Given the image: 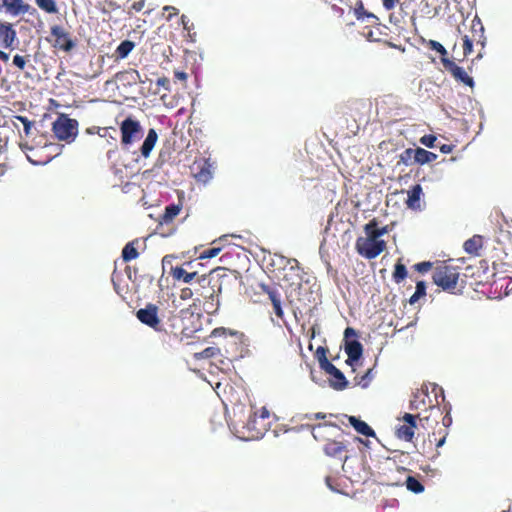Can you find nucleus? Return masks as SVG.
I'll use <instances>...</instances> for the list:
<instances>
[{
    "instance_id": "f257e3e1",
    "label": "nucleus",
    "mask_w": 512,
    "mask_h": 512,
    "mask_svg": "<svg viewBox=\"0 0 512 512\" xmlns=\"http://www.w3.org/2000/svg\"><path fill=\"white\" fill-rule=\"evenodd\" d=\"M78 121L66 114H60L52 124L55 137L68 144L75 141L78 135Z\"/></svg>"
},
{
    "instance_id": "f03ea898",
    "label": "nucleus",
    "mask_w": 512,
    "mask_h": 512,
    "mask_svg": "<svg viewBox=\"0 0 512 512\" xmlns=\"http://www.w3.org/2000/svg\"><path fill=\"white\" fill-rule=\"evenodd\" d=\"M120 132L121 144L125 149L139 141L144 135L140 122L132 117H127L121 122Z\"/></svg>"
},
{
    "instance_id": "7ed1b4c3",
    "label": "nucleus",
    "mask_w": 512,
    "mask_h": 512,
    "mask_svg": "<svg viewBox=\"0 0 512 512\" xmlns=\"http://www.w3.org/2000/svg\"><path fill=\"white\" fill-rule=\"evenodd\" d=\"M459 273L453 266H438L432 275L434 284L443 290H451L456 287Z\"/></svg>"
},
{
    "instance_id": "20e7f679",
    "label": "nucleus",
    "mask_w": 512,
    "mask_h": 512,
    "mask_svg": "<svg viewBox=\"0 0 512 512\" xmlns=\"http://www.w3.org/2000/svg\"><path fill=\"white\" fill-rule=\"evenodd\" d=\"M386 247V243L382 239H374L371 237H359L356 240V249L357 252L365 257L366 259H374Z\"/></svg>"
},
{
    "instance_id": "39448f33",
    "label": "nucleus",
    "mask_w": 512,
    "mask_h": 512,
    "mask_svg": "<svg viewBox=\"0 0 512 512\" xmlns=\"http://www.w3.org/2000/svg\"><path fill=\"white\" fill-rule=\"evenodd\" d=\"M137 319L144 325L153 328L155 331H161L160 319L158 317V307L154 304H147L136 312Z\"/></svg>"
},
{
    "instance_id": "423d86ee",
    "label": "nucleus",
    "mask_w": 512,
    "mask_h": 512,
    "mask_svg": "<svg viewBox=\"0 0 512 512\" xmlns=\"http://www.w3.org/2000/svg\"><path fill=\"white\" fill-rule=\"evenodd\" d=\"M441 62L445 69L448 70L457 81L469 87H474L475 83L473 78L470 77L462 67L456 65L448 58H441Z\"/></svg>"
},
{
    "instance_id": "0eeeda50",
    "label": "nucleus",
    "mask_w": 512,
    "mask_h": 512,
    "mask_svg": "<svg viewBox=\"0 0 512 512\" xmlns=\"http://www.w3.org/2000/svg\"><path fill=\"white\" fill-rule=\"evenodd\" d=\"M345 353L348 356L346 360L347 365L354 367L363 355V346L356 339L347 340L345 342Z\"/></svg>"
},
{
    "instance_id": "6e6552de",
    "label": "nucleus",
    "mask_w": 512,
    "mask_h": 512,
    "mask_svg": "<svg viewBox=\"0 0 512 512\" xmlns=\"http://www.w3.org/2000/svg\"><path fill=\"white\" fill-rule=\"evenodd\" d=\"M346 451V446L343 442L340 441H329L324 446V453L329 457H334L338 459H343L344 461H347L348 456L343 455V453Z\"/></svg>"
},
{
    "instance_id": "1a4fd4ad",
    "label": "nucleus",
    "mask_w": 512,
    "mask_h": 512,
    "mask_svg": "<svg viewBox=\"0 0 512 512\" xmlns=\"http://www.w3.org/2000/svg\"><path fill=\"white\" fill-rule=\"evenodd\" d=\"M347 418L349 424L355 429V431L366 437H376L375 431L363 420L356 416L344 415Z\"/></svg>"
},
{
    "instance_id": "9d476101",
    "label": "nucleus",
    "mask_w": 512,
    "mask_h": 512,
    "mask_svg": "<svg viewBox=\"0 0 512 512\" xmlns=\"http://www.w3.org/2000/svg\"><path fill=\"white\" fill-rule=\"evenodd\" d=\"M16 40V31L7 22H0V42L5 48H11Z\"/></svg>"
},
{
    "instance_id": "9b49d317",
    "label": "nucleus",
    "mask_w": 512,
    "mask_h": 512,
    "mask_svg": "<svg viewBox=\"0 0 512 512\" xmlns=\"http://www.w3.org/2000/svg\"><path fill=\"white\" fill-rule=\"evenodd\" d=\"M158 140V134L155 129H149L144 142L140 147V153L144 158H148Z\"/></svg>"
},
{
    "instance_id": "f8f14e48",
    "label": "nucleus",
    "mask_w": 512,
    "mask_h": 512,
    "mask_svg": "<svg viewBox=\"0 0 512 512\" xmlns=\"http://www.w3.org/2000/svg\"><path fill=\"white\" fill-rule=\"evenodd\" d=\"M2 3L7 12L12 15L24 14L30 8V6L25 4L23 0H3Z\"/></svg>"
},
{
    "instance_id": "ddd939ff",
    "label": "nucleus",
    "mask_w": 512,
    "mask_h": 512,
    "mask_svg": "<svg viewBox=\"0 0 512 512\" xmlns=\"http://www.w3.org/2000/svg\"><path fill=\"white\" fill-rule=\"evenodd\" d=\"M116 79L123 85H135L140 80V73L137 70L130 69L116 74Z\"/></svg>"
},
{
    "instance_id": "4468645a",
    "label": "nucleus",
    "mask_w": 512,
    "mask_h": 512,
    "mask_svg": "<svg viewBox=\"0 0 512 512\" xmlns=\"http://www.w3.org/2000/svg\"><path fill=\"white\" fill-rule=\"evenodd\" d=\"M422 194V187L420 184L414 185L408 192L407 206L411 209L420 208V197Z\"/></svg>"
},
{
    "instance_id": "2eb2a0df",
    "label": "nucleus",
    "mask_w": 512,
    "mask_h": 512,
    "mask_svg": "<svg viewBox=\"0 0 512 512\" xmlns=\"http://www.w3.org/2000/svg\"><path fill=\"white\" fill-rule=\"evenodd\" d=\"M330 386L337 391H342L347 388L349 382L346 379L345 375L340 369H337L336 373L331 375V379L329 380Z\"/></svg>"
},
{
    "instance_id": "dca6fc26",
    "label": "nucleus",
    "mask_w": 512,
    "mask_h": 512,
    "mask_svg": "<svg viewBox=\"0 0 512 512\" xmlns=\"http://www.w3.org/2000/svg\"><path fill=\"white\" fill-rule=\"evenodd\" d=\"M482 247V237L475 235L464 242L463 248L466 253L478 255L479 249Z\"/></svg>"
},
{
    "instance_id": "f3484780",
    "label": "nucleus",
    "mask_w": 512,
    "mask_h": 512,
    "mask_svg": "<svg viewBox=\"0 0 512 512\" xmlns=\"http://www.w3.org/2000/svg\"><path fill=\"white\" fill-rule=\"evenodd\" d=\"M212 177L213 173L211 170V164L209 163L208 160H205L203 165L200 167V170L197 173H195V179L198 182L206 184L212 179Z\"/></svg>"
},
{
    "instance_id": "a211bd4d",
    "label": "nucleus",
    "mask_w": 512,
    "mask_h": 512,
    "mask_svg": "<svg viewBox=\"0 0 512 512\" xmlns=\"http://www.w3.org/2000/svg\"><path fill=\"white\" fill-rule=\"evenodd\" d=\"M437 159V155L423 148L417 147L415 154V163L424 165Z\"/></svg>"
},
{
    "instance_id": "6ab92c4d",
    "label": "nucleus",
    "mask_w": 512,
    "mask_h": 512,
    "mask_svg": "<svg viewBox=\"0 0 512 512\" xmlns=\"http://www.w3.org/2000/svg\"><path fill=\"white\" fill-rule=\"evenodd\" d=\"M196 275V272H187L182 267L177 266L175 268H172V276L176 280H182L184 283H190L195 278Z\"/></svg>"
},
{
    "instance_id": "aec40b11",
    "label": "nucleus",
    "mask_w": 512,
    "mask_h": 512,
    "mask_svg": "<svg viewBox=\"0 0 512 512\" xmlns=\"http://www.w3.org/2000/svg\"><path fill=\"white\" fill-rule=\"evenodd\" d=\"M181 210V207L180 205H177V204H170L168 206H166L165 208V212L162 216V220H161V223H169L171 222L180 212Z\"/></svg>"
},
{
    "instance_id": "412c9836",
    "label": "nucleus",
    "mask_w": 512,
    "mask_h": 512,
    "mask_svg": "<svg viewBox=\"0 0 512 512\" xmlns=\"http://www.w3.org/2000/svg\"><path fill=\"white\" fill-rule=\"evenodd\" d=\"M134 241L127 243L122 250V259L125 262L136 259L139 256L137 249L134 246Z\"/></svg>"
},
{
    "instance_id": "4be33fe9",
    "label": "nucleus",
    "mask_w": 512,
    "mask_h": 512,
    "mask_svg": "<svg viewBox=\"0 0 512 512\" xmlns=\"http://www.w3.org/2000/svg\"><path fill=\"white\" fill-rule=\"evenodd\" d=\"M134 46V43L130 40L122 41L116 49L117 56L121 59L126 58L133 50Z\"/></svg>"
},
{
    "instance_id": "5701e85b",
    "label": "nucleus",
    "mask_w": 512,
    "mask_h": 512,
    "mask_svg": "<svg viewBox=\"0 0 512 512\" xmlns=\"http://www.w3.org/2000/svg\"><path fill=\"white\" fill-rule=\"evenodd\" d=\"M397 438L411 441L414 437V429L411 426L401 425L395 432Z\"/></svg>"
},
{
    "instance_id": "b1692460",
    "label": "nucleus",
    "mask_w": 512,
    "mask_h": 512,
    "mask_svg": "<svg viewBox=\"0 0 512 512\" xmlns=\"http://www.w3.org/2000/svg\"><path fill=\"white\" fill-rule=\"evenodd\" d=\"M425 295H426V283L424 281H418L416 283L415 292L409 299V303L411 305H413L416 302H418L419 299L424 297Z\"/></svg>"
},
{
    "instance_id": "393cba45",
    "label": "nucleus",
    "mask_w": 512,
    "mask_h": 512,
    "mask_svg": "<svg viewBox=\"0 0 512 512\" xmlns=\"http://www.w3.org/2000/svg\"><path fill=\"white\" fill-rule=\"evenodd\" d=\"M405 484L406 488L413 493L418 494L424 491L423 484L413 476H408Z\"/></svg>"
},
{
    "instance_id": "a878e982",
    "label": "nucleus",
    "mask_w": 512,
    "mask_h": 512,
    "mask_svg": "<svg viewBox=\"0 0 512 512\" xmlns=\"http://www.w3.org/2000/svg\"><path fill=\"white\" fill-rule=\"evenodd\" d=\"M75 45V41L70 36L62 38V40H55L53 44L54 47L59 48L65 52H70L75 47Z\"/></svg>"
},
{
    "instance_id": "bb28decb",
    "label": "nucleus",
    "mask_w": 512,
    "mask_h": 512,
    "mask_svg": "<svg viewBox=\"0 0 512 512\" xmlns=\"http://www.w3.org/2000/svg\"><path fill=\"white\" fill-rule=\"evenodd\" d=\"M416 149L407 148L400 154L399 163L409 166L415 163Z\"/></svg>"
},
{
    "instance_id": "cd10ccee",
    "label": "nucleus",
    "mask_w": 512,
    "mask_h": 512,
    "mask_svg": "<svg viewBox=\"0 0 512 512\" xmlns=\"http://www.w3.org/2000/svg\"><path fill=\"white\" fill-rule=\"evenodd\" d=\"M37 6L47 13L55 14L58 12L56 3L54 0H35Z\"/></svg>"
},
{
    "instance_id": "c85d7f7f",
    "label": "nucleus",
    "mask_w": 512,
    "mask_h": 512,
    "mask_svg": "<svg viewBox=\"0 0 512 512\" xmlns=\"http://www.w3.org/2000/svg\"><path fill=\"white\" fill-rule=\"evenodd\" d=\"M364 231L366 234L365 237H371L374 239L380 238L379 235H376V234H378V221L376 219H373V220L369 221L368 223H366L364 226Z\"/></svg>"
},
{
    "instance_id": "c756f323",
    "label": "nucleus",
    "mask_w": 512,
    "mask_h": 512,
    "mask_svg": "<svg viewBox=\"0 0 512 512\" xmlns=\"http://www.w3.org/2000/svg\"><path fill=\"white\" fill-rule=\"evenodd\" d=\"M407 277V269L404 264L398 262L395 265L393 279L396 283H400Z\"/></svg>"
},
{
    "instance_id": "7c9ffc66",
    "label": "nucleus",
    "mask_w": 512,
    "mask_h": 512,
    "mask_svg": "<svg viewBox=\"0 0 512 512\" xmlns=\"http://www.w3.org/2000/svg\"><path fill=\"white\" fill-rule=\"evenodd\" d=\"M426 46L429 49L434 50L437 53H439L442 56V58H446L447 50L440 42H438L436 40H428V41H426Z\"/></svg>"
},
{
    "instance_id": "2f4dec72",
    "label": "nucleus",
    "mask_w": 512,
    "mask_h": 512,
    "mask_svg": "<svg viewBox=\"0 0 512 512\" xmlns=\"http://www.w3.org/2000/svg\"><path fill=\"white\" fill-rule=\"evenodd\" d=\"M472 28L475 31V33L479 32V42H481L482 46L485 45V36H484V26L482 25L480 19L478 17H475V19L472 21Z\"/></svg>"
},
{
    "instance_id": "473e14b6",
    "label": "nucleus",
    "mask_w": 512,
    "mask_h": 512,
    "mask_svg": "<svg viewBox=\"0 0 512 512\" xmlns=\"http://www.w3.org/2000/svg\"><path fill=\"white\" fill-rule=\"evenodd\" d=\"M373 378V369H368L366 373L359 378L356 384L361 386L362 388H367L370 385V382L372 381Z\"/></svg>"
},
{
    "instance_id": "72a5a7b5",
    "label": "nucleus",
    "mask_w": 512,
    "mask_h": 512,
    "mask_svg": "<svg viewBox=\"0 0 512 512\" xmlns=\"http://www.w3.org/2000/svg\"><path fill=\"white\" fill-rule=\"evenodd\" d=\"M51 35L55 37V40H62V38L69 36V34L58 25L51 27Z\"/></svg>"
},
{
    "instance_id": "f704fd0d",
    "label": "nucleus",
    "mask_w": 512,
    "mask_h": 512,
    "mask_svg": "<svg viewBox=\"0 0 512 512\" xmlns=\"http://www.w3.org/2000/svg\"><path fill=\"white\" fill-rule=\"evenodd\" d=\"M436 139L435 135L427 134L420 138V143L428 148H434Z\"/></svg>"
},
{
    "instance_id": "c9c22d12",
    "label": "nucleus",
    "mask_w": 512,
    "mask_h": 512,
    "mask_svg": "<svg viewBox=\"0 0 512 512\" xmlns=\"http://www.w3.org/2000/svg\"><path fill=\"white\" fill-rule=\"evenodd\" d=\"M220 251H221L220 247H213V248L207 249L204 252H202L199 258L200 259H211V258L216 257L220 253Z\"/></svg>"
},
{
    "instance_id": "e433bc0d",
    "label": "nucleus",
    "mask_w": 512,
    "mask_h": 512,
    "mask_svg": "<svg viewBox=\"0 0 512 512\" xmlns=\"http://www.w3.org/2000/svg\"><path fill=\"white\" fill-rule=\"evenodd\" d=\"M327 348L323 347V346H319L317 349H316V352H315V357L317 358L318 362H319V366L321 364H323L325 362V360H328L327 356Z\"/></svg>"
},
{
    "instance_id": "4c0bfd02",
    "label": "nucleus",
    "mask_w": 512,
    "mask_h": 512,
    "mask_svg": "<svg viewBox=\"0 0 512 512\" xmlns=\"http://www.w3.org/2000/svg\"><path fill=\"white\" fill-rule=\"evenodd\" d=\"M16 119L20 121L24 126V132L28 136L31 133L32 122L25 116H16Z\"/></svg>"
},
{
    "instance_id": "58836bf2",
    "label": "nucleus",
    "mask_w": 512,
    "mask_h": 512,
    "mask_svg": "<svg viewBox=\"0 0 512 512\" xmlns=\"http://www.w3.org/2000/svg\"><path fill=\"white\" fill-rule=\"evenodd\" d=\"M320 368L325 371L330 376L337 371V367L333 365L329 360H325L323 364L320 365Z\"/></svg>"
},
{
    "instance_id": "ea45409f",
    "label": "nucleus",
    "mask_w": 512,
    "mask_h": 512,
    "mask_svg": "<svg viewBox=\"0 0 512 512\" xmlns=\"http://www.w3.org/2000/svg\"><path fill=\"white\" fill-rule=\"evenodd\" d=\"M463 49H464V56H468L473 51L472 40L467 35H465L463 38Z\"/></svg>"
},
{
    "instance_id": "a19ab883",
    "label": "nucleus",
    "mask_w": 512,
    "mask_h": 512,
    "mask_svg": "<svg viewBox=\"0 0 512 512\" xmlns=\"http://www.w3.org/2000/svg\"><path fill=\"white\" fill-rule=\"evenodd\" d=\"M367 11L364 9V5L361 1L356 4L354 9L355 16L358 20H364V15Z\"/></svg>"
},
{
    "instance_id": "79ce46f5",
    "label": "nucleus",
    "mask_w": 512,
    "mask_h": 512,
    "mask_svg": "<svg viewBox=\"0 0 512 512\" xmlns=\"http://www.w3.org/2000/svg\"><path fill=\"white\" fill-rule=\"evenodd\" d=\"M416 416L410 413H405L403 415V421L407 423L406 426H411L413 429L416 427Z\"/></svg>"
},
{
    "instance_id": "37998d69",
    "label": "nucleus",
    "mask_w": 512,
    "mask_h": 512,
    "mask_svg": "<svg viewBox=\"0 0 512 512\" xmlns=\"http://www.w3.org/2000/svg\"><path fill=\"white\" fill-rule=\"evenodd\" d=\"M13 64L19 68V69H24L25 68V65H26V61H25V58L21 55H15L13 57Z\"/></svg>"
},
{
    "instance_id": "c03bdc74",
    "label": "nucleus",
    "mask_w": 512,
    "mask_h": 512,
    "mask_svg": "<svg viewBox=\"0 0 512 512\" xmlns=\"http://www.w3.org/2000/svg\"><path fill=\"white\" fill-rule=\"evenodd\" d=\"M88 134H95L98 133L101 137L106 136L107 128H99L96 126L90 127L86 130Z\"/></svg>"
},
{
    "instance_id": "a18cd8bd",
    "label": "nucleus",
    "mask_w": 512,
    "mask_h": 512,
    "mask_svg": "<svg viewBox=\"0 0 512 512\" xmlns=\"http://www.w3.org/2000/svg\"><path fill=\"white\" fill-rule=\"evenodd\" d=\"M267 293L269 295V298L272 302V304L276 303V301H281L280 294L276 289H268Z\"/></svg>"
},
{
    "instance_id": "49530a36",
    "label": "nucleus",
    "mask_w": 512,
    "mask_h": 512,
    "mask_svg": "<svg viewBox=\"0 0 512 512\" xmlns=\"http://www.w3.org/2000/svg\"><path fill=\"white\" fill-rule=\"evenodd\" d=\"M415 268L418 272L424 273L427 272L431 268L430 262H420L415 265Z\"/></svg>"
},
{
    "instance_id": "de8ad7c7",
    "label": "nucleus",
    "mask_w": 512,
    "mask_h": 512,
    "mask_svg": "<svg viewBox=\"0 0 512 512\" xmlns=\"http://www.w3.org/2000/svg\"><path fill=\"white\" fill-rule=\"evenodd\" d=\"M449 409H451V407H449ZM442 424H443V426L445 428L444 430H446L448 427L451 426V424H452V417L450 415V410H448L446 415L443 417Z\"/></svg>"
},
{
    "instance_id": "09e8293b",
    "label": "nucleus",
    "mask_w": 512,
    "mask_h": 512,
    "mask_svg": "<svg viewBox=\"0 0 512 512\" xmlns=\"http://www.w3.org/2000/svg\"><path fill=\"white\" fill-rule=\"evenodd\" d=\"M272 305H273L274 313L276 314V316L282 318L284 315V312L282 309L281 301H276V303H274Z\"/></svg>"
},
{
    "instance_id": "8fccbe9b",
    "label": "nucleus",
    "mask_w": 512,
    "mask_h": 512,
    "mask_svg": "<svg viewBox=\"0 0 512 512\" xmlns=\"http://www.w3.org/2000/svg\"><path fill=\"white\" fill-rule=\"evenodd\" d=\"M156 84L163 87L165 90H169L170 81L166 77H160L157 79Z\"/></svg>"
},
{
    "instance_id": "3c124183",
    "label": "nucleus",
    "mask_w": 512,
    "mask_h": 512,
    "mask_svg": "<svg viewBox=\"0 0 512 512\" xmlns=\"http://www.w3.org/2000/svg\"><path fill=\"white\" fill-rule=\"evenodd\" d=\"M214 301H216V308H217L219 306V297H218V295H215L214 293H212L209 296V300L206 301L205 305L209 306V308H212Z\"/></svg>"
},
{
    "instance_id": "603ef678",
    "label": "nucleus",
    "mask_w": 512,
    "mask_h": 512,
    "mask_svg": "<svg viewBox=\"0 0 512 512\" xmlns=\"http://www.w3.org/2000/svg\"><path fill=\"white\" fill-rule=\"evenodd\" d=\"M354 336H356V331L351 327H347L344 331L345 342L347 340H351L350 337H354Z\"/></svg>"
},
{
    "instance_id": "864d4df0",
    "label": "nucleus",
    "mask_w": 512,
    "mask_h": 512,
    "mask_svg": "<svg viewBox=\"0 0 512 512\" xmlns=\"http://www.w3.org/2000/svg\"><path fill=\"white\" fill-rule=\"evenodd\" d=\"M193 295L192 290L190 288H184L181 290V299L186 300L191 298Z\"/></svg>"
},
{
    "instance_id": "5fc2aeb1",
    "label": "nucleus",
    "mask_w": 512,
    "mask_h": 512,
    "mask_svg": "<svg viewBox=\"0 0 512 512\" xmlns=\"http://www.w3.org/2000/svg\"><path fill=\"white\" fill-rule=\"evenodd\" d=\"M383 6L386 10H391L395 7V3L397 0H382Z\"/></svg>"
},
{
    "instance_id": "6e6d98bb",
    "label": "nucleus",
    "mask_w": 512,
    "mask_h": 512,
    "mask_svg": "<svg viewBox=\"0 0 512 512\" xmlns=\"http://www.w3.org/2000/svg\"><path fill=\"white\" fill-rule=\"evenodd\" d=\"M164 10L170 11V14L167 17L168 20H170L173 15H176L178 13V10L173 6H165Z\"/></svg>"
},
{
    "instance_id": "4d7b16f0",
    "label": "nucleus",
    "mask_w": 512,
    "mask_h": 512,
    "mask_svg": "<svg viewBox=\"0 0 512 512\" xmlns=\"http://www.w3.org/2000/svg\"><path fill=\"white\" fill-rule=\"evenodd\" d=\"M447 435H448L447 430H444L442 438L439 439L437 444H436L437 448H440V447H442L445 444Z\"/></svg>"
},
{
    "instance_id": "13d9d810",
    "label": "nucleus",
    "mask_w": 512,
    "mask_h": 512,
    "mask_svg": "<svg viewBox=\"0 0 512 512\" xmlns=\"http://www.w3.org/2000/svg\"><path fill=\"white\" fill-rule=\"evenodd\" d=\"M440 151L444 154L450 153L452 151V146L448 144H443L440 146Z\"/></svg>"
},
{
    "instance_id": "bf43d9fd",
    "label": "nucleus",
    "mask_w": 512,
    "mask_h": 512,
    "mask_svg": "<svg viewBox=\"0 0 512 512\" xmlns=\"http://www.w3.org/2000/svg\"><path fill=\"white\" fill-rule=\"evenodd\" d=\"M181 22L185 30H190L189 19L185 15L181 16Z\"/></svg>"
},
{
    "instance_id": "052dcab7",
    "label": "nucleus",
    "mask_w": 512,
    "mask_h": 512,
    "mask_svg": "<svg viewBox=\"0 0 512 512\" xmlns=\"http://www.w3.org/2000/svg\"><path fill=\"white\" fill-rule=\"evenodd\" d=\"M370 19L376 20L377 17L374 14L370 13V12H366L365 15H364V20L363 21L369 22Z\"/></svg>"
},
{
    "instance_id": "680f3d73",
    "label": "nucleus",
    "mask_w": 512,
    "mask_h": 512,
    "mask_svg": "<svg viewBox=\"0 0 512 512\" xmlns=\"http://www.w3.org/2000/svg\"><path fill=\"white\" fill-rule=\"evenodd\" d=\"M268 417H269V411L267 410V408H266V407H263V408L261 409V412H260V418H262V419H266V418H268Z\"/></svg>"
},
{
    "instance_id": "e2e57ef3",
    "label": "nucleus",
    "mask_w": 512,
    "mask_h": 512,
    "mask_svg": "<svg viewBox=\"0 0 512 512\" xmlns=\"http://www.w3.org/2000/svg\"><path fill=\"white\" fill-rule=\"evenodd\" d=\"M214 348L213 347H208L206 348L204 351H203V354L206 356V357H210L212 356L214 353Z\"/></svg>"
},
{
    "instance_id": "0e129e2a",
    "label": "nucleus",
    "mask_w": 512,
    "mask_h": 512,
    "mask_svg": "<svg viewBox=\"0 0 512 512\" xmlns=\"http://www.w3.org/2000/svg\"><path fill=\"white\" fill-rule=\"evenodd\" d=\"M175 76L176 78L180 79V80H186L187 79V74L185 72H176L175 73Z\"/></svg>"
},
{
    "instance_id": "69168bd1",
    "label": "nucleus",
    "mask_w": 512,
    "mask_h": 512,
    "mask_svg": "<svg viewBox=\"0 0 512 512\" xmlns=\"http://www.w3.org/2000/svg\"><path fill=\"white\" fill-rule=\"evenodd\" d=\"M0 59L7 62L9 60V54L0 50Z\"/></svg>"
},
{
    "instance_id": "338daca9",
    "label": "nucleus",
    "mask_w": 512,
    "mask_h": 512,
    "mask_svg": "<svg viewBox=\"0 0 512 512\" xmlns=\"http://www.w3.org/2000/svg\"><path fill=\"white\" fill-rule=\"evenodd\" d=\"M388 232V227L387 226H384V227H381L379 228L378 227V234L379 237L383 236L384 234H386Z\"/></svg>"
},
{
    "instance_id": "774afa93",
    "label": "nucleus",
    "mask_w": 512,
    "mask_h": 512,
    "mask_svg": "<svg viewBox=\"0 0 512 512\" xmlns=\"http://www.w3.org/2000/svg\"><path fill=\"white\" fill-rule=\"evenodd\" d=\"M410 408L411 409H418L419 408V403L416 400L411 401Z\"/></svg>"
}]
</instances>
